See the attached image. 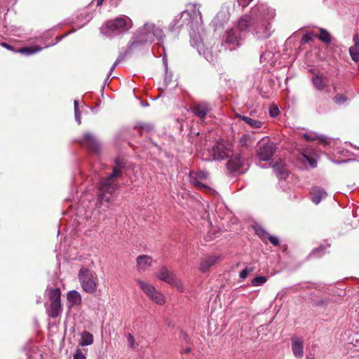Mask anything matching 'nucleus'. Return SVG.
Masks as SVG:
<instances>
[{
	"label": "nucleus",
	"mask_w": 359,
	"mask_h": 359,
	"mask_svg": "<svg viewBox=\"0 0 359 359\" xmlns=\"http://www.w3.org/2000/svg\"><path fill=\"white\" fill-rule=\"evenodd\" d=\"M123 167V165L121 163L116 161L113 172L100 181L98 194V201L100 204L109 203L112 194L118 187L116 179L121 177Z\"/></svg>",
	"instance_id": "nucleus-1"
},
{
	"label": "nucleus",
	"mask_w": 359,
	"mask_h": 359,
	"mask_svg": "<svg viewBox=\"0 0 359 359\" xmlns=\"http://www.w3.org/2000/svg\"><path fill=\"white\" fill-rule=\"evenodd\" d=\"M267 11L269 18H274L275 12L273 9L269 8L267 5L260 4L253 7L248 14L242 15L237 22V30L240 32L247 31L249 28L255 26L256 22L258 21L259 13L264 15V13Z\"/></svg>",
	"instance_id": "nucleus-2"
},
{
	"label": "nucleus",
	"mask_w": 359,
	"mask_h": 359,
	"mask_svg": "<svg viewBox=\"0 0 359 359\" xmlns=\"http://www.w3.org/2000/svg\"><path fill=\"white\" fill-rule=\"evenodd\" d=\"M133 25V20L126 15H122L109 20L106 24V34L112 36L127 32Z\"/></svg>",
	"instance_id": "nucleus-3"
},
{
	"label": "nucleus",
	"mask_w": 359,
	"mask_h": 359,
	"mask_svg": "<svg viewBox=\"0 0 359 359\" xmlns=\"http://www.w3.org/2000/svg\"><path fill=\"white\" fill-rule=\"evenodd\" d=\"M78 278L84 292L94 294L97 291L99 279L94 271L86 268H81L79 271Z\"/></svg>",
	"instance_id": "nucleus-4"
},
{
	"label": "nucleus",
	"mask_w": 359,
	"mask_h": 359,
	"mask_svg": "<svg viewBox=\"0 0 359 359\" xmlns=\"http://www.w3.org/2000/svg\"><path fill=\"white\" fill-rule=\"evenodd\" d=\"M164 34L161 28L156 27L154 24L147 23L140 29L137 41L133 42L132 46L136 43L153 42L155 39L161 40Z\"/></svg>",
	"instance_id": "nucleus-5"
},
{
	"label": "nucleus",
	"mask_w": 359,
	"mask_h": 359,
	"mask_svg": "<svg viewBox=\"0 0 359 359\" xmlns=\"http://www.w3.org/2000/svg\"><path fill=\"white\" fill-rule=\"evenodd\" d=\"M273 18H269L267 11L263 15L259 14V20L256 22L253 32L259 39H268L273 33V29L270 20Z\"/></svg>",
	"instance_id": "nucleus-6"
},
{
	"label": "nucleus",
	"mask_w": 359,
	"mask_h": 359,
	"mask_svg": "<svg viewBox=\"0 0 359 359\" xmlns=\"http://www.w3.org/2000/svg\"><path fill=\"white\" fill-rule=\"evenodd\" d=\"M226 165L229 170L238 173H243L248 169V163L240 154L231 156Z\"/></svg>",
	"instance_id": "nucleus-7"
},
{
	"label": "nucleus",
	"mask_w": 359,
	"mask_h": 359,
	"mask_svg": "<svg viewBox=\"0 0 359 359\" xmlns=\"http://www.w3.org/2000/svg\"><path fill=\"white\" fill-rule=\"evenodd\" d=\"M200 6L196 4H189L187 6V9L182 12V15H184L189 17L185 19L187 23L196 22L201 24L203 22L202 14L199 11Z\"/></svg>",
	"instance_id": "nucleus-8"
},
{
	"label": "nucleus",
	"mask_w": 359,
	"mask_h": 359,
	"mask_svg": "<svg viewBox=\"0 0 359 359\" xmlns=\"http://www.w3.org/2000/svg\"><path fill=\"white\" fill-rule=\"evenodd\" d=\"M212 160H223L229 156L231 150L224 142H218L212 148Z\"/></svg>",
	"instance_id": "nucleus-9"
},
{
	"label": "nucleus",
	"mask_w": 359,
	"mask_h": 359,
	"mask_svg": "<svg viewBox=\"0 0 359 359\" xmlns=\"http://www.w3.org/2000/svg\"><path fill=\"white\" fill-rule=\"evenodd\" d=\"M276 150L275 144L273 142H267L260 145L257 151V156L260 161H269L274 154Z\"/></svg>",
	"instance_id": "nucleus-10"
},
{
	"label": "nucleus",
	"mask_w": 359,
	"mask_h": 359,
	"mask_svg": "<svg viewBox=\"0 0 359 359\" xmlns=\"http://www.w3.org/2000/svg\"><path fill=\"white\" fill-rule=\"evenodd\" d=\"M81 144L88 147L94 152H98L100 149V144L95 137L90 133L84 134L83 138L80 142Z\"/></svg>",
	"instance_id": "nucleus-11"
},
{
	"label": "nucleus",
	"mask_w": 359,
	"mask_h": 359,
	"mask_svg": "<svg viewBox=\"0 0 359 359\" xmlns=\"http://www.w3.org/2000/svg\"><path fill=\"white\" fill-rule=\"evenodd\" d=\"M191 110L196 116L203 119L205 118L208 113L211 110V107L208 103L201 102L194 104L191 107Z\"/></svg>",
	"instance_id": "nucleus-12"
},
{
	"label": "nucleus",
	"mask_w": 359,
	"mask_h": 359,
	"mask_svg": "<svg viewBox=\"0 0 359 359\" xmlns=\"http://www.w3.org/2000/svg\"><path fill=\"white\" fill-rule=\"evenodd\" d=\"M175 274L165 266H161L156 273V277L169 284L174 283Z\"/></svg>",
	"instance_id": "nucleus-13"
},
{
	"label": "nucleus",
	"mask_w": 359,
	"mask_h": 359,
	"mask_svg": "<svg viewBox=\"0 0 359 359\" xmlns=\"http://www.w3.org/2000/svg\"><path fill=\"white\" fill-rule=\"evenodd\" d=\"M152 262L151 257L147 255H139L136 258L137 270L139 272H144L152 265Z\"/></svg>",
	"instance_id": "nucleus-14"
},
{
	"label": "nucleus",
	"mask_w": 359,
	"mask_h": 359,
	"mask_svg": "<svg viewBox=\"0 0 359 359\" xmlns=\"http://www.w3.org/2000/svg\"><path fill=\"white\" fill-rule=\"evenodd\" d=\"M292 351L297 358H302L304 355V341L301 338L293 337L292 339Z\"/></svg>",
	"instance_id": "nucleus-15"
},
{
	"label": "nucleus",
	"mask_w": 359,
	"mask_h": 359,
	"mask_svg": "<svg viewBox=\"0 0 359 359\" xmlns=\"http://www.w3.org/2000/svg\"><path fill=\"white\" fill-rule=\"evenodd\" d=\"M67 306L72 308L74 306H79L82 302L81 294L76 290L69 291L67 294Z\"/></svg>",
	"instance_id": "nucleus-16"
},
{
	"label": "nucleus",
	"mask_w": 359,
	"mask_h": 359,
	"mask_svg": "<svg viewBox=\"0 0 359 359\" xmlns=\"http://www.w3.org/2000/svg\"><path fill=\"white\" fill-rule=\"evenodd\" d=\"M236 32L237 29H231L226 32V43L233 46L231 49H234L238 46L240 41L242 39L241 34L238 35Z\"/></svg>",
	"instance_id": "nucleus-17"
},
{
	"label": "nucleus",
	"mask_w": 359,
	"mask_h": 359,
	"mask_svg": "<svg viewBox=\"0 0 359 359\" xmlns=\"http://www.w3.org/2000/svg\"><path fill=\"white\" fill-rule=\"evenodd\" d=\"M310 194L311 201L315 204H318L322 199L325 198L327 196L326 191L319 187H313L310 191Z\"/></svg>",
	"instance_id": "nucleus-18"
},
{
	"label": "nucleus",
	"mask_w": 359,
	"mask_h": 359,
	"mask_svg": "<svg viewBox=\"0 0 359 359\" xmlns=\"http://www.w3.org/2000/svg\"><path fill=\"white\" fill-rule=\"evenodd\" d=\"M47 295L50 301V304L61 303V291L60 288H48Z\"/></svg>",
	"instance_id": "nucleus-19"
},
{
	"label": "nucleus",
	"mask_w": 359,
	"mask_h": 359,
	"mask_svg": "<svg viewBox=\"0 0 359 359\" xmlns=\"http://www.w3.org/2000/svg\"><path fill=\"white\" fill-rule=\"evenodd\" d=\"M136 283L139 285L141 290L147 294V296L151 299L152 294L155 292L156 289L155 287L147 282H144L140 279H137Z\"/></svg>",
	"instance_id": "nucleus-20"
},
{
	"label": "nucleus",
	"mask_w": 359,
	"mask_h": 359,
	"mask_svg": "<svg viewBox=\"0 0 359 359\" xmlns=\"http://www.w3.org/2000/svg\"><path fill=\"white\" fill-rule=\"evenodd\" d=\"M327 78L323 75L315 74L312 77V82L318 90H323L327 87Z\"/></svg>",
	"instance_id": "nucleus-21"
},
{
	"label": "nucleus",
	"mask_w": 359,
	"mask_h": 359,
	"mask_svg": "<svg viewBox=\"0 0 359 359\" xmlns=\"http://www.w3.org/2000/svg\"><path fill=\"white\" fill-rule=\"evenodd\" d=\"M273 168L274 172L279 179H285L288 176V170L285 164L282 161L275 164Z\"/></svg>",
	"instance_id": "nucleus-22"
},
{
	"label": "nucleus",
	"mask_w": 359,
	"mask_h": 359,
	"mask_svg": "<svg viewBox=\"0 0 359 359\" xmlns=\"http://www.w3.org/2000/svg\"><path fill=\"white\" fill-rule=\"evenodd\" d=\"M62 311V304H53L46 306V312L49 317L55 318L58 317Z\"/></svg>",
	"instance_id": "nucleus-23"
},
{
	"label": "nucleus",
	"mask_w": 359,
	"mask_h": 359,
	"mask_svg": "<svg viewBox=\"0 0 359 359\" xmlns=\"http://www.w3.org/2000/svg\"><path fill=\"white\" fill-rule=\"evenodd\" d=\"M217 258L215 257H208L203 259L200 264L199 269L203 271H207L217 262Z\"/></svg>",
	"instance_id": "nucleus-24"
},
{
	"label": "nucleus",
	"mask_w": 359,
	"mask_h": 359,
	"mask_svg": "<svg viewBox=\"0 0 359 359\" xmlns=\"http://www.w3.org/2000/svg\"><path fill=\"white\" fill-rule=\"evenodd\" d=\"M93 335L89 332L84 331L81 333V339L79 344L81 346H89L93 343Z\"/></svg>",
	"instance_id": "nucleus-25"
},
{
	"label": "nucleus",
	"mask_w": 359,
	"mask_h": 359,
	"mask_svg": "<svg viewBox=\"0 0 359 359\" xmlns=\"http://www.w3.org/2000/svg\"><path fill=\"white\" fill-rule=\"evenodd\" d=\"M184 15H182V13L178 14L177 15H176L172 21L170 22V25H169V29L170 31H174L175 29L177 28H179L180 27H182L184 24L187 23V21L186 20H182V17L184 16Z\"/></svg>",
	"instance_id": "nucleus-26"
},
{
	"label": "nucleus",
	"mask_w": 359,
	"mask_h": 359,
	"mask_svg": "<svg viewBox=\"0 0 359 359\" xmlns=\"http://www.w3.org/2000/svg\"><path fill=\"white\" fill-rule=\"evenodd\" d=\"M237 117L244 121L247 124L254 128H260L262 126V122L254 120L250 117L242 116V115H236Z\"/></svg>",
	"instance_id": "nucleus-27"
},
{
	"label": "nucleus",
	"mask_w": 359,
	"mask_h": 359,
	"mask_svg": "<svg viewBox=\"0 0 359 359\" xmlns=\"http://www.w3.org/2000/svg\"><path fill=\"white\" fill-rule=\"evenodd\" d=\"M151 299L156 304L158 305H163L165 302V296L157 290L155 291V292L152 294V297Z\"/></svg>",
	"instance_id": "nucleus-28"
},
{
	"label": "nucleus",
	"mask_w": 359,
	"mask_h": 359,
	"mask_svg": "<svg viewBox=\"0 0 359 359\" xmlns=\"http://www.w3.org/2000/svg\"><path fill=\"white\" fill-rule=\"evenodd\" d=\"M42 50L41 47L34 46L19 49L18 52L25 55H32Z\"/></svg>",
	"instance_id": "nucleus-29"
},
{
	"label": "nucleus",
	"mask_w": 359,
	"mask_h": 359,
	"mask_svg": "<svg viewBox=\"0 0 359 359\" xmlns=\"http://www.w3.org/2000/svg\"><path fill=\"white\" fill-rule=\"evenodd\" d=\"M318 39L325 43H330L331 42V36L330 33L324 29H320V35L318 36Z\"/></svg>",
	"instance_id": "nucleus-30"
},
{
	"label": "nucleus",
	"mask_w": 359,
	"mask_h": 359,
	"mask_svg": "<svg viewBox=\"0 0 359 359\" xmlns=\"http://www.w3.org/2000/svg\"><path fill=\"white\" fill-rule=\"evenodd\" d=\"M301 161L304 163L307 161L312 168H315L317 164L316 159L314 156H309L304 153L302 154Z\"/></svg>",
	"instance_id": "nucleus-31"
},
{
	"label": "nucleus",
	"mask_w": 359,
	"mask_h": 359,
	"mask_svg": "<svg viewBox=\"0 0 359 359\" xmlns=\"http://www.w3.org/2000/svg\"><path fill=\"white\" fill-rule=\"evenodd\" d=\"M349 53L352 60L355 62L358 61L359 60V44L350 47Z\"/></svg>",
	"instance_id": "nucleus-32"
},
{
	"label": "nucleus",
	"mask_w": 359,
	"mask_h": 359,
	"mask_svg": "<svg viewBox=\"0 0 359 359\" xmlns=\"http://www.w3.org/2000/svg\"><path fill=\"white\" fill-rule=\"evenodd\" d=\"M252 144V140L248 135H243L239 140V144L243 147H248Z\"/></svg>",
	"instance_id": "nucleus-33"
},
{
	"label": "nucleus",
	"mask_w": 359,
	"mask_h": 359,
	"mask_svg": "<svg viewBox=\"0 0 359 359\" xmlns=\"http://www.w3.org/2000/svg\"><path fill=\"white\" fill-rule=\"evenodd\" d=\"M267 278L265 276H257L252 280V285L253 286H260L266 283Z\"/></svg>",
	"instance_id": "nucleus-34"
},
{
	"label": "nucleus",
	"mask_w": 359,
	"mask_h": 359,
	"mask_svg": "<svg viewBox=\"0 0 359 359\" xmlns=\"http://www.w3.org/2000/svg\"><path fill=\"white\" fill-rule=\"evenodd\" d=\"M190 174H193V177L194 178L198 179V180H199L206 179L208 177V172H206L205 170H200V171L196 172H191Z\"/></svg>",
	"instance_id": "nucleus-35"
},
{
	"label": "nucleus",
	"mask_w": 359,
	"mask_h": 359,
	"mask_svg": "<svg viewBox=\"0 0 359 359\" xmlns=\"http://www.w3.org/2000/svg\"><path fill=\"white\" fill-rule=\"evenodd\" d=\"M170 285L175 287L178 291L184 292V287L182 282L180 280L177 279L176 276L174 278V283H170Z\"/></svg>",
	"instance_id": "nucleus-36"
},
{
	"label": "nucleus",
	"mask_w": 359,
	"mask_h": 359,
	"mask_svg": "<svg viewBox=\"0 0 359 359\" xmlns=\"http://www.w3.org/2000/svg\"><path fill=\"white\" fill-rule=\"evenodd\" d=\"M303 137L305 140L310 141V142L313 141L315 140H320L321 141L323 140V137H320L314 133H310V134L305 133L303 135Z\"/></svg>",
	"instance_id": "nucleus-37"
},
{
	"label": "nucleus",
	"mask_w": 359,
	"mask_h": 359,
	"mask_svg": "<svg viewBox=\"0 0 359 359\" xmlns=\"http://www.w3.org/2000/svg\"><path fill=\"white\" fill-rule=\"evenodd\" d=\"M190 178H191V183L194 185H195L196 187H198L199 189H206L207 188L206 185H205L203 183L200 182V180H198V179L194 178L193 177V174H190Z\"/></svg>",
	"instance_id": "nucleus-38"
},
{
	"label": "nucleus",
	"mask_w": 359,
	"mask_h": 359,
	"mask_svg": "<svg viewBox=\"0 0 359 359\" xmlns=\"http://www.w3.org/2000/svg\"><path fill=\"white\" fill-rule=\"evenodd\" d=\"M136 128H140L142 131L145 130L147 132H150L153 130L152 125L148 123H141L136 126Z\"/></svg>",
	"instance_id": "nucleus-39"
},
{
	"label": "nucleus",
	"mask_w": 359,
	"mask_h": 359,
	"mask_svg": "<svg viewBox=\"0 0 359 359\" xmlns=\"http://www.w3.org/2000/svg\"><path fill=\"white\" fill-rule=\"evenodd\" d=\"M128 346L131 348L136 349L137 348V344L135 343V338L131 334H129L128 336Z\"/></svg>",
	"instance_id": "nucleus-40"
},
{
	"label": "nucleus",
	"mask_w": 359,
	"mask_h": 359,
	"mask_svg": "<svg viewBox=\"0 0 359 359\" xmlns=\"http://www.w3.org/2000/svg\"><path fill=\"white\" fill-rule=\"evenodd\" d=\"M269 111L270 116L273 118L276 117L280 113L279 109L275 105H271L269 107Z\"/></svg>",
	"instance_id": "nucleus-41"
},
{
	"label": "nucleus",
	"mask_w": 359,
	"mask_h": 359,
	"mask_svg": "<svg viewBox=\"0 0 359 359\" xmlns=\"http://www.w3.org/2000/svg\"><path fill=\"white\" fill-rule=\"evenodd\" d=\"M334 101L335 103L341 104L346 101V97L341 94H337L334 96Z\"/></svg>",
	"instance_id": "nucleus-42"
},
{
	"label": "nucleus",
	"mask_w": 359,
	"mask_h": 359,
	"mask_svg": "<svg viewBox=\"0 0 359 359\" xmlns=\"http://www.w3.org/2000/svg\"><path fill=\"white\" fill-rule=\"evenodd\" d=\"M313 34L312 33H306L302 37V41L304 43H309L313 39Z\"/></svg>",
	"instance_id": "nucleus-43"
},
{
	"label": "nucleus",
	"mask_w": 359,
	"mask_h": 359,
	"mask_svg": "<svg viewBox=\"0 0 359 359\" xmlns=\"http://www.w3.org/2000/svg\"><path fill=\"white\" fill-rule=\"evenodd\" d=\"M74 359H86V358L81 350H76L74 355Z\"/></svg>",
	"instance_id": "nucleus-44"
},
{
	"label": "nucleus",
	"mask_w": 359,
	"mask_h": 359,
	"mask_svg": "<svg viewBox=\"0 0 359 359\" xmlns=\"http://www.w3.org/2000/svg\"><path fill=\"white\" fill-rule=\"evenodd\" d=\"M256 231L257 234L262 239L268 238L269 236L268 233L263 229H257Z\"/></svg>",
	"instance_id": "nucleus-45"
},
{
	"label": "nucleus",
	"mask_w": 359,
	"mask_h": 359,
	"mask_svg": "<svg viewBox=\"0 0 359 359\" xmlns=\"http://www.w3.org/2000/svg\"><path fill=\"white\" fill-rule=\"evenodd\" d=\"M268 239L269 240V241L273 244L274 245H279V239L278 237L276 236H268Z\"/></svg>",
	"instance_id": "nucleus-46"
},
{
	"label": "nucleus",
	"mask_w": 359,
	"mask_h": 359,
	"mask_svg": "<svg viewBox=\"0 0 359 359\" xmlns=\"http://www.w3.org/2000/svg\"><path fill=\"white\" fill-rule=\"evenodd\" d=\"M249 273H248V271L244 269L240 272V278L242 279H245L248 277Z\"/></svg>",
	"instance_id": "nucleus-47"
},
{
	"label": "nucleus",
	"mask_w": 359,
	"mask_h": 359,
	"mask_svg": "<svg viewBox=\"0 0 359 359\" xmlns=\"http://www.w3.org/2000/svg\"><path fill=\"white\" fill-rule=\"evenodd\" d=\"M75 113V118L76 120V121L79 123V124H80L81 123V116H80V112L79 111H76V112H74Z\"/></svg>",
	"instance_id": "nucleus-48"
},
{
	"label": "nucleus",
	"mask_w": 359,
	"mask_h": 359,
	"mask_svg": "<svg viewBox=\"0 0 359 359\" xmlns=\"http://www.w3.org/2000/svg\"><path fill=\"white\" fill-rule=\"evenodd\" d=\"M353 41H354V45H357V44H359V36L358 34H355L353 36Z\"/></svg>",
	"instance_id": "nucleus-49"
},
{
	"label": "nucleus",
	"mask_w": 359,
	"mask_h": 359,
	"mask_svg": "<svg viewBox=\"0 0 359 359\" xmlns=\"http://www.w3.org/2000/svg\"><path fill=\"white\" fill-rule=\"evenodd\" d=\"M118 62V60H116L114 65H112V67H111L110 69V71H109V75L111 74V72H113V70L116 68V67L117 66Z\"/></svg>",
	"instance_id": "nucleus-50"
},
{
	"label": "nucleus",
	"mask_w": 359,
	"mask_h": 359,
	"mask_svg": "<svg viewBox=\"0 0 359 359\" xmlns=\"http://www.w3.org/2000/svg\"><path fill=\"white\" fill-rule=\"evenodd\" d=\"M74 112H76L79 111V103L77 100H74Z\"/></svg>",
	"instance_id": "nucleus-51"
},
{
	"label": "nucleus",
	"mask_w": 359,
	"mask_h": 359,
	"mask_svg": "<svg viewBox=\"0 0 359 359\" xmlns=\"http://www.w3.org/2000/svg\"><path fill=\"white\" fill-rule=\"evenodd\" d=\"M2 46L5 47L6 48L8 49V50H13V47L6 43H1Z\"/></svg>",
	"instance_id": "nucleus-52"
},
{
	"label": "nucleus",
	"mask_w": 359,
	"mask_h": 359,
	"mask_svg": "<svg viewBox=\"0 0 359 359\" xmlns=\"http://www.w3.org/2000/svg\"><path fill=\"white\" fill-rule=\"evenodd\" d=\"M245 269L248 271V273L249 274L254 271V268L253 267H246Z\"/></svg>",
	"instance_id": "nucleus-53"
},
{
	"label": "nucleus",
	"mask_w": 359,
	"mask_h": 359,
	"mask_svg": "<svg viewBox=\"0 0 359 359\" xmlns=\"http://www.w3.org/2000/svg\"><path fill=\"white\" fill-rule=\"evenodd\" d=\"M191 351L190 348H187L184 351H182V353H189Z\"/></svg>",
	"instance_id": "nucleus-54"
},
{
	"label": "nucleus",
	"mask_w": 359,
	"mask_h": 359,
	"mask_svg": "<svg viewBox=\"0 0 359 359\" xmlns=\"http://www.w3.org/2000/svg\"><path fill=\"white\" fill-rule=\"evenodd\" d=\"M95 1H96V4L97 6H100L104 1V0H95Z\"/></svg>",
	"instance_id": "nucleus-55"
},
{
	"label": "nucleus",
	"mask_w": 359,
	"mask_h": 359,
	"mask_svg": "<svg viewBox=\"0 0 359 359\" xmlns=\"http://www.w3.org/2000/svg\"><path fill=\"white\" fill-rule=\"evenodd\" d=\"M306 359H314L313 358H306Z\"/></svg>",
	"instance_id": "nucleus-56"
}]
</instances>
